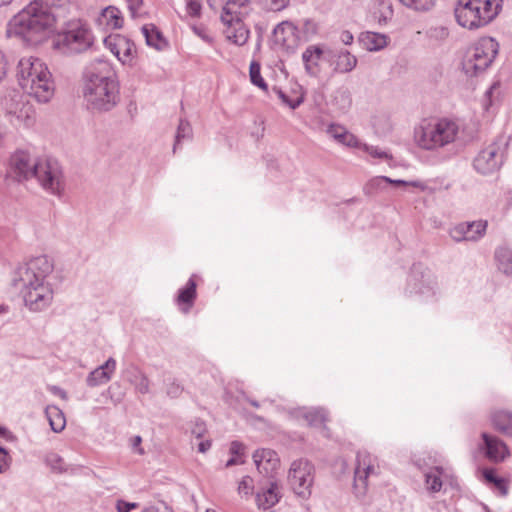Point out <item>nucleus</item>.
I'll return each mask as SVG.
<instances>
[{
    "label": "nucleus",
    "mask_w": 512,
    "mask_h": 512,
    "mask_svg": "<svg viewBox=\"0 0 512 512\" xmlns=\"http://www.w3.org/2000/svg\"><path fill=\"white\" fill-rule=\"evenodd\" d=\"M106 45L110 51L121 61L123 64L130 63L133 59L136 48L133 42L129 39L118 36L114 39H105Z\"/></svg>",
    "instance_id": "18"
},
{
    "label": "nucleus",
    "mask_w": 512,
    "mask_h": 512,
    "mask_svg": "<svg viewBox=\"0 0 512 512\" xmlns=\"http://www.w3.org/2000/svg\"><path fill=\"white\" fill-rule=\"evenodd\" d=\"M392 15V5L385 1H381L377 9L373 12V18L381 25L386 24L387 21L392 18Z\"/></svg>",
    "instance_id": "36"
},
{
    "label": "nucleus",
    "mask_w": 512,
    "mask_h": 512,
    "mask_svg": "<svg viewBox=\"0 0 512 512\" xmlns=\"http://www.w3.org/2000/svg\"><path fill=\"white\" fill-rule=\"evenodd\" d=\"M128 5L131 17L136 18L138 16V10L143 5V0H125Z\"/></svg>",
    "instance_id": "52"
},
{
    "label": "nucleus",
    "mask_w": 512,
    "mask_h": 512,
    "mask_svg": "<svg viewBox=\"0 0 512 512\" xmlns=\"http://www.w3.org/2000/svg\"><path fill=\"white\" fill-rule=\"evenodd\" d=\"M253 490V479L250 476H244L239 483L238 492L249 495Z\"/></svg>",
    "instance_id": "46"
},
{
    "label": "nucleus",
    "mask_w": 512,
    "mask_h": 512,
    "mask_svg": "<svg viewBox=\"0 0 512 512\" xmlns=\"http://www.w3.org/2000/svg\"><path fill=\"white\" fill-rule=\"evenodd\" d=\"M249 0H228L221 15L242 17L248 13Z\"/></svg>",
    "instance_id": "31"
},
{
    "label": "nucleus",
    "mask_w": 512,
    "mask_h": 512,
    "mask_svg": "<svg viewBox=\"0 0 512 512\" xmlns=\"http://www.w3.org/2000/svg\"><path fill=\"white\" fill-rule=\"evenodd\" d=\"M365 151L369 155L374 157V158H379V159H389V158H391V156L387 152L380 150L376 146H368V145H366L365 146Z\"/></svg>",
    "instance_id": "50"
},
{
    "label": "nucleus",
    "mask_w": 512,
    "mask_h": 512,
    "mask_svg": "<svg viewBox=\"0 0 512 512\" xmlns=\"http://www.w3.org/2000/svg\"><path fill=\"white\" fill-rule=\"evenodd\" d=\"M244 450V445L239 441H232L230 445V453L232 455H241Z\"/></svg>",
    "instance_id": "58"
},
{
    "label": "nucleus",
    "mask_w": 512,
    "mask_h": 512,
    "mask_svg": "<svg viewBox=\"0 0 512 512\" xmlns=\"http://www.w3.org/2000/svg\"><path fill=\"white\" fill-rule=\"evenodd\" d=\"M187 12L191 17H199L201 14V4L198 0H187Z\"/></svg>",
    "instance_id": "49"
},
{
    "label": "nucleus",
    "mask_w": 512,
    "mask_h": 512,
    "mask_svg": "<svg viewBox=\"0 0 512 512\" xmlns=\"http://www.w3.org/2000/svg\"><path fill=\"white\" fill-rule=\"evenodd\" d=\"M65 3L66 0H33L8 22L7 35L29 45L40 44L65 18Z\"/></svg>",
    "instance_id": "1"
},
{
    "label": "nucleus",
    "mask_w": 512,
    "mask_h": 512,
    "mask_svg": "<svg viewBox=\"0 0 512 512\" xmlns=\"http://www.w3.org/2000/svg\"><path fill=\"white\" fill-rule=\"evenodd\" d=\"M253 460L259 473L271 477L280 464L278 455L270 449L256 450L253 454Z\"/></svg>",
    "instance_id": "19"
},
{
    "label": "nucleus",
    "mask_w": 512,
    "mask_h": 512,
    "mask_svg": "<svg viewBox=\"0 0 512 512\" xmlns=\"http://www.w3.org/2000/svg\"><path fill=\"white\" fill-rule=\"evenodd\" d=\"M483 445L481 449L487 459L494 463H500L509 456V450L506 444L496 436H492L486 432L481 434Z\"/></svg>",
    "instance_id": "16"
},
{
    "label": "nucleus",
    "mask_w": 512,
    "mask_h": 512,
    "mask_svg": "<svg viewBox=\"0 0 512 512\" xmlns=\"http://www.w3.org/2000/svg\"><path fill=\"white\" fill-rule=\"evenodd\" d=\"M426 483L428 485L429 490H431L432 492H438L442 487V482L440 478L436 475L427 474Z\"/></svg>",
    "instance_id": "47"
},
{
    "label": "nucleus",
    "mask_w": 512,
    "mask_h": 512,
    "mask_svg": "<svg viewBox=\"0 0 512 512\" xmlns=\"http://www.w3.org/2000/svg\"><path fill=\"white\" fill-rule=\"evenodd\" d=\"M111 376L109 372L104 371L100 366L89 373L86 383L89 387H96L109 382Z\"/></svg>",
    "instance_id": "33"
},
{
    "label": "nucleus",
    "mask_w": 512,
    "mask_h": 512,
    "mask_svg": "<svg viewBox=\"0 0 512 512\" xmlns=\"http://www.w3.org/2000/svg\"><path fill=\"white\" fill-rule=\"evenodd\" d=\"M435 282L430 271L421 264H414L408 279V289L410 293L424 294L425 290L432 291Z\"/></svg>",
    "instance_id": "14"
},
{
    "label": "nucleus",
    "mask_w": 512,
    "mask_h": 512,
    "mask_svg": "<svg viewBox=\"0 0 512 512\" xmlns=\"http://www.w3.org/2000/svg\"><path fill=\"white\" fill-rule=\"evenodd\" d=\"M403 5L416 11H428L435 5V0H399Z\"/></svg>",
    "instance_id": "41"
},
{
    "label": "nucleus",
    "mask_w": 512,
    "mask_h": 512,
    "mask_svg": "<svg viewBox=\"0 0 512 512\" xmlns=\"http://www.w3.org/2000/svg\"><path fill=\"white\" fill-rule=\"evenodd\" d=\"M10 460L11 458L7 450L0 446V473L4 472L8 468Z\"/></svg>",
    "instance_id": "51"
},
{
    "label": "nucleus",
    "mask_w": 512,
    "mask_h": 512,
    "mask_svg": "<svg viewBox=\"0 0 512 512\" xmlns=\"http://www.w3.org/2000/svg\"><path fill=\"white\" fill-rule=\"evenodd\" d=\"M6 136H7L6 126L0 121V150L5 145Z\"/></svg>",
    "instance_id": "62"
},
{
    "label": "nucleus",
    "mask_w": 512,
    "mask_h": 512,
    "mask_svg": "<svg viewBox=\"0 0 512 512\" xmlns=\"http://www.w3.org/2000/svg\"><path fill=\"white\" fill-rule=\"evenodd\" d=\"M334 101L341 110H347L352 104L351 93L347 88H340L335 92Z\"/></svg>",
    "instance_id": "39"
},
{
    "label": "nucleus",
    "mask_w": 512,
    "mask_h": 512,
    "mask_svg": "<svg viewBox=\"0 0 512 512\" xmlns=\"http://www.w3.org/2000/svg\"><path fill=\"white\" fill-rule=\"evenodd\" d=\"M197 447H198V451L200 453H205L210 449L211 441L210 440L200 441L198 443Z\"/></svg>",
    "instance_id": "63"
},
{
    "label": "nucleus",
    "mask_w": 512,
    "mask_h": 512,
    "mask_svg": "<svg viewBox=\"0 0 512 512\" xmlns=\"http://www.w3.org/2000/svg\"><path fill=\"white\" fill-rule=\"evenodd\" d=\"M498 53V43L492 38H486L477 43L467 52L462 68L467 76H476L485 71Z\"/></svg>",
    "instance_id": "9"
},
{
    "label": "nucleus",
    "mask_w": 512,
    "mask_h": 512,
    "mask_svg": "<svg viewBox=\"0 0 512 512\" xmlns=\"http://www.w3.org/2000/svg\"><path fill=\"white\" fill-rule=\"evenodd\" d=\"M192 136V128L188 121L181 119L177 128L173 151L175 152L179 144L184 139H190Z\"/></svg>",
    "instance_id": "37"
},
{
    "label": "nucleus",
    "mask_w": 512,
    "mask_h": 512,
    "mask_svg": "<svg viewBox=\"0 0 512 512\" xmlns=\"http://www.w3.org/2000/svg\"><path fill=\"white\" fill-rule=\"evenodd\" d=\"M6 75V62L4 60V57L0 54V81L4 78Z\"/></svg>",
    "instance_id": "64"
},
{
    "label": "nucleus",
    "mask_w": 512,
    "mask_h": 512,
    "mask_svg": "<svg viewBox=\"0 0 512 512\" xmlns=\"http://www.w3.org/2000/svg\"><path fill=\"white\" fill-rule=\"evenodd\" d=\"M45 461L53 472L63 473L67 471L64 460L56 453H49L46 456Z\"/></svg>",
    "instance_id": "40"
},
{
    "label": "nucleus",
    "mask_w": 512,
    "mask_h": 512,
    "mask_svg": "<svg viewBox=\"0 0 512 512\" xmlns=\"http://www.w3.org/2000/svg\"><path fill=\"white\" fill-rule=\"evenodd\" d=\"M104 371L109 372V375L111 376L112 373L116 369V361L114 358L110 357L107 359V361L100 366Z\"/></svg>",
    "instance_id": "57"
},
{
    "label": "nucleus",
    "mask_w": 512,
    "mask_h": 512,
    "mask_svg": "<svg viewBox=\"0 0 512 512\" xmlns=\"http://www.w3.org/2000/svg\"><path fill=\"white\" fill-rule=\"evenodd\" d=\"M183 391V387L177 383L175 379H167L166 381V394L170 398H178Z\"/></svg>",
    "instance_id": "43"
},
{
    "label": "nucleus",
    "mask_w": 512,
    "mask_h": 512,
    "mask_svg": "<svg viewBox=\"0 0 512 512\" xmlns=\"http://www.w3.org/2000/svg\"><path fill=\"white\" fill-rule=\"evenodd\" d=\"M53 268L52 261L41 255L19 265L14 271L12 285L20 291L25 306L31 311H41L52 302L53 290L45 279Z\"/></svg>",
    "instance_id": "2"
},
{
    "label": "nucleus",
    "mask_w": 512,
    "mask_h": 512,
    "mask_svg": "<svg viewBox=\"0 0 512 512\" xmlns=\"http://www.w3.org/2000/svg\"><path fill=\"white\" fill-rule=\"evenodd\" d=\"M327 133L340 143L347 146H353L356 143V138L343 126L332 124L328 127Z\"/></svg>",
    "instance_id": "32"
},
{
    "label": "nucleus",
    "mask_w": 512,
    "mask_h": 512,
    "mask_svg": "<svg viewBox=\"0 0 512 512\" xmlns=\"http://www.w3.org/2000/svg\"><path fill=\"white\" fill-rule=\"evenodd\" d=\"M486 227V221L463 222L452 227L449 235L456 242H476L484 236Z\"/></svg>",
    "instance_id": "12"
},
{
    "label": "nucleus",
    "mask_w": 512,
    "mask_h": 512,
    "mask_svg": "<svg viewBox=\"0 0 512 512\" xmlns=\"http://www.w3.org/2000/svg\"><path fill=\"white\" fill-rule=\"evenodd\" d=\"M7 177L16 182L36 178L45 190L57 196H61L64 191V179L59 163L53 159L40 161L23 149H18L11 155Z\"/></svg>",
    "instance_id": "4"
},
{
    "label": "nucleus",
    "mask_w": 512,
    "mask_h": 512,
    "mask_svg": "<svg viewBox=\"0 0 512 512\" xmlns=\"http://www.w3.org/2000/svg\"><path fill=\"white\" fill-rule=\"evenodd\" d=\"M323 55L326 56V50L316 45L307 47L303 52L302 60L305 64V70L309 75L316 76L318 74V61Z\"/></svg>",
    "instance_id": "23"
},
{
    "label": "nucleus",
    "mask_w": 512,
    "mask_h": 512,
    "mask_svg": "<svg viewBox=\"0 0 512 512\" xmlns=\"http://www.w3.org/2000/svg\"><path fill=\"white\" fill-rule=\"evenodd\" d=\"M280 495L276 482H269L267 488H263L261 492L256 494V503L258 508L267 510L279 502Z\"/></svg>",
    "instance_id": "22"
},
{
    "label": "nucleus",
    "mask_w": 512,
    "mask_h": 512,
    "mask_svg": "<svg viewBox=\"0 0 512 512\" xmlns=\"http://www.w3.org/2000/svg\"><path fill=\"white\" fill-rule=\"evenodd\" d=\"M501 0H458L455 18L458 24L470 30L490 23L501 9Z\"/></svg>",
    "instance_id": "6"
},
{
    "label": "nucleus",
    "mask_w": 512,
    "mask_h": 512,
    "mask_svg": "<svg viewBox=\"0 0 512 512\" xmlns=\"http://www.w3.org/2000/svg\"><path fill=\"white\" fill-rule=\"evenodd\" d=\"M102 16L107 20V24L114 29L122 27L123 18L118 8L109 6L103 10Z\"/></svg>",
    "instance_id": "34"
},
{
    "label": "nucleus",
    "mask_w": 512,
    "mask_h": 512,
    "mask_svg": "<svg viewBox=\"0 0 512 512\" xmlns=\"http://www.w3.org/2000/svg\"><path fill=\"white\" fill-rule=\"evenodd\" d=\"M340 39L343 44L349 45L353 42V35L349 31H343Z\"/></svg>",
    "instance_id": "61"
},
{
    "label": "nucleus",
    "mask_w": 512,
    "mask_h": 512,
    "mask_svg": "<svg viewBox=\"0 0 512 512\" xmlns=\"http://www.w3.org/2000/svg\"><path fill=\"white\" fill-rule=\"evenodd\" d=\"M491 420L496 430L504 435L512 436V413L496 411L492 414Z\"/></svg>",
    "instance_id": "27"
},
{
    "label": "nucleus",
    "mask_w": 512,
    "mask_h": 512,
    "mask_svg": "<svg viewBox=\"0 0 512 512\" xmlns=\"http://www.w3.org/2000/svg\"><path fill=\"white\" fill-rule=\"evenodd\" d=\"M387 183V176H376L370 179L364 186L363 190L366 195H373L379 190H383Z\"/></svg>",
    "instance_id": "38"
},
{
    "label": "nucleus",
    "mask_w": 512,
    "mask_h": 512,
    "mask_svg": "<svg viewBox=\"0 0 512 512\" xmlns=\"http://www.w3.org/2000/svg\"><path fill=\"white\" fill-rule=\"evenodd\" d=\"M249 77L253 85L257 86L263 91L268 90L267 83L261 76V66L257 61H252L249 68Z\"/></svg>",
    "instance_id": "35"
},
{
    "label": "nucleus",
    "mask_w": 512,
    "mask_h": 512,
    "mask_svg": "<svg viewBox=\"0 0 512 512\" xmlns=\"http://www.w3.org/2000/svg\"><path fill=\"white\" fill-rule=\"evenodd\" d=\"M221 21L226 26L224 34L227 40L242 46L249 38V29L239 16L221 15Z\"/></svg>",
    "instance_id": "13"
},
{
    "label": "nucleus",
    "mask_w": 512,
    "mask_h": 512,
    "mask_svg": "<svg viewBox=\"0 0 512 512\" xmlns=\"http://www.w3.org/2000/svg\"><path fill=\"white\" fill-rule=\"evenodd\" d=\"M141 443H142V438L141 436L137 435V436H134L132 439H131V448L137 452L139 455H143L144 454V450L143 448L141 447Z\"/></svg>",
    "instance_id": "55"
},
{
    "label": "nucleus",
    "mask_w": 512,
    "mask_h": 512,
    "mask_svg": "<svg viewBox=\"0 0 512 512\" xmlns=\"http://www.w3.org/2000/svg\"><path fill=\"white\" fill-rule=\"evenodd\" d=\"M82 92L92 113L110 112L120 103V85L107 61L96 59L85 68Z\"/></svg>",
    "instance_id": "3"
},
{
    "label": "nucleus",
    "mask_w": 512,
    "mask_h": 512,
    "mask_svg": "<svg viewBox=\"0 0 512 512\" xmlns=\"http://www.w3.org/2000/svg\"><path fill=\"white\" fill-rule=\"evenodd\" d=\"M492 484L500 491L502 496H506L508 494L506 481L502 477H498Z\"/></svg>",
    "instance_id": "56"
},
{
    "label": "nucleus",
    "mask_w": 512,
    "mask_h": 512,
    "mask_svg": "<svg viewBox=\"0 0 512 512\" xmlns=\"http://www.w3.org/2000/svg\"><path fill=\"white\" fill-rule=\"evenodd\" d=\"M458 132L456 122L443 118L437 122L421 124L415 129L414 137L422 149L435 150L454 142Z\"/></svg>",
    "instance_id": "7"
},
{
    "label": "nucleus",
    "mask_w": 512,
    "mask_h": 512,
    "mask_svg": "<svg viewBox=\"0 0 512 512\" xmlns=\"http://www.w3.org/2000/svg\"><path fill=\"white\" fill-rule=\"evenodd\" d=\"M196 287V281L191 277L187 284L178 291L176 302L183 313H188L193 306L197 295Z\"/></svg>",
    "instance_id": "20"
},
{
    "label": "nucleus",
    "mask_w": 512,
    "mask_h": 512,
    "mask_svg": "<svg viewBox=\"0 0 512 512\" xmlns=\"http://www.w3.org/2000/svg\"><path fill=\"white\" fill-rule=\"evenodd\" d=\"M94 37L91 30L80 20L70 21L58 34L56 47L65 54H80L93 47Z\"/></svg>",
    "instance_id": "8"
},
{
    "label": "nucleus",
    "mask_w": 512,
    "mask_h": 512,
    "mask_svg": "<svg viewBox=\"0 0 512 512\" xmlns=\"http://www.w3.org/2000/svg\"><path fill=\"white\" fill-rule=\"evenodd\" d=\"M124 374L126 380L134 386L137 392L141 394L149 393L150 381L138 367L130 366L125 370Z\"/></svg>",
    "instance_id": "24"
},
{
    "label": "nucleus",
    "mask_w": 512,
    "mask_h": 512,
    "mask_svg": "<svg viewBox=\"0 0 512 512\" xmlns=\"http://www.w3.org/2000/svg\"><path fill=\"white\" fill-rule=\"evenodd\" d=\"M388 37L376 32H364L360 35V42L369 51H378L387 45Z\"/></svg>",
    "instance_id": "26"
},
{
    "label": "nucleus",
    "mask_w": 512,
    "mask_h": 512,
    "mask_svg": "<svg viewBox=\"0 0 512 512\" xmlns=\"http://www.w3.org/2000/svg\"><path fill=\"white\" fill-rule=\"evenodd\" d=\"M273 41L286 50H294L298 45L296 27L293 23L284 21L273 30Z\"/></svg>",
    "instance_id": "17"
},
{
    "label": "nucleus",
    "mask_w": 512,
    "mask_h": 512,
    "mask_svg": "<svg viewBox=\"0 0 512 512\" xmlns=\"http://www.w3.org/2000/svg\"><path fill=\"white\" fill-rule=\"evenodd\" d=\"M142 33L148 46L153 47L158 51H162L168 46L167 41L155 25H144L142 27Z\"/></svg>",
    "instance_id": "25"
},
{
    "label": "nucleus",
    "mask_w": 512,
    "mask_h": 512,
    "mask_svg": "<svg viewBox=\"0 0 512 512\" xmlns=\"http://www.w3.org/2000/svg\"><path fill=\"white\" fill-rule=\"evenodd\" d=\"M45 415L54 432H61L65 428L66 420L64 413L57 406L48 405L45 409Z\"/></svg>",
    "instance_id": "28"
},
{
    "label": "nucleus",
    "mask_w": 512,
    "mask_h": 512,
    "mask_svg": "<svg viewBox=\"0 0 512 512\" xmlns=\"http://www.w3.org/2000/svg\"><path fill=\"white\" fill-rule=\"evenodd\" d=\"M206 431V424L201 419H196L194 422H192L191 434L194 435L197 439L202 438Z\"/></svg>",
    "instance_id": "44"
},
{
    "label": "nucleus",
    "mask_w": 512,
    "mask_h": 512,
    "mask_svg": "<svg viewBox=\"0 0 512 512\" xmlns=\"http://www.w3.org/2000/svg\"><path fill=\"white\" fill-rule=\"evenodd\" d=\"M326 59L336 73H349L357 65V58L346 49H327Z\"/></svg>",
    "instance_id": "15"
},
{
    "label": "nucleus",
    "mask_w": 512,
    "mask_h": 512,
    "mask_svg": "<svg viewBox=\"0 0 512 512\" xmlns=\"http://www.w3.org/2000/svg\"><path fill=\"white\" fill-rule=\"evenodd\" d=\"M290 414L297 419H303L309 426H320L326 421V412L322 408H297L291 410Z\"/></svg>",
    "instance_id": "21"
},
{
    "label": "nucleus",
    "mask_w": 512,
    "mask_h": 512,
    "mask_svg": "<svg viewBox=\"0 0 512 512\" xmlns=\"http://www.w3.org/2000/svg\"><path fill=\"white\" fill-rule=\"evenodd\" d=\"M373 469L374 468L371 465H367V466L361 468V465L359 463L355 469V479L363 481V483H364L365 480L367 479L368 475L373 471Z\"/></svg>",
    "instance_id": "48"
},
{
    "label": "nucleus",
    "mask_w": 512,
    "mask_h": 512,
    "mask_svg": "<svg viewBox=\"0 0 512 512\" xmlns=\"http://www.w3.org/2000/svg\"><path fill=\"white\" fill-rule=\"evenodd\" d=\"M495 260L498 269L506 274L512 275V250L507 247H500L495 251Z\"/></svg>",
    "instance_id": "30"
},
{
    "label": "nucleus",
    "mask_w": 512,
    "mask_h": 512,
    "mask_svg": "<svg viewBox=\"0 0 512 512\" xmlns=\"http://www.w3.org/2000/svg\"><path fill=\"white\" fill-rule=\"evenodd\" d=\"M482 476H483L484 480L487 483H490V484L495 482L497 480V478H498V476L495 473V470L492 469V468H485V469H483Z\"/></svg>",
    "instance_id": "54"
},
{
    "label": "nucleus",
    "mask_w": 512,
    "mask_h": 512,
    "mask_svg": "<svg viewBox=\"0 0 512 512\" xmlns=\"http://www.w3.org/2000/svg\"><path fill=\"white\" fill-rule=\"evenodd\" d=\"M289 3V0H271L270 9L273 11H280L284 9Z\"/></svg>",
    "instance_id": "59"
},
{
    "label": "nucleus",
    "mask_w": 512,
    "mask_h": 512,
    "mask_svg": "<svg viewBox=\"0 0 512 512\" xmlns=\"http://www.w3.org/2000/svg\"><path fill=\"white\" fill-rule=\"evenodd\" d=\"M506 146L507 143L502 137L485 145L473 160L474 169L482 175L497 172L503 164Z\"/></svg>",
    "instance_id": "10"
},
{
    "label": "nucleus",
    "mask_w": 512,
    "mask_h": 512,
    "mask_svg": "<svg viewBox=\"0 0 512 512\" xmlns=\"http://www.w3.org/2000/svg\"><path fill=\"white\" fill-rule=\"evenodd\" d=\"M273 90L282 100V102L289 106L291 109H296L304 102L303 94H300L296 99H290L281 89L274 87Z\"/></svg>",
    "instance_id": "42"
},
{
    "label": "nucleus",
    "mask_w": 512,
    "mask_h": 512,
    "mask_svg": "<svg viewBox=\"0 0 512 512\" xmlns=\"http://www.w3.org/2000/svg\"><path fill=\"white\" fill-rule=\"evenodd\" d=\"M48 390L56 395V396H59L60 398H62L63 400H67L68 396H67V393L65 390H63L62 388H60L59 386H56V385H51L48 387Z\"/></svg>",
    "instance_id": "60"
},
{
    "label": "nucleus",
    "mask_w": 512,
    "mask_h": 512,
    "mask_svg": "<svg viewBox=\"0 0 512 512\" xmlns=\"http://www.w3.org/2000/svg\"><path fill=\"white\" fill-rule=\"evenodd\" d=\"M387 183L391 184V185H395V186H401V187H408V186L417 187V188H420L421 190H424V188H425L424 184L419 181H405V180H400V179H391L389 177H387Z\"/></svg>",
    "instance_id": "45"
},
{
    "label": "nucleus",
    "mask_w": 512,
    "mask_h": 512,
    "mask_svg": "<svg viewBox=\"0 0 512 512\" xmlns=\"http://www.w3.org/2000/svg\"><path fill=\"white\" fill-rule=\"evenodd\" d=\"M18 83L25 93L40 103H47L54 94L51 73L39 58H22L17 66Z\"/></svg>",
    "instance_id": "5"
},
{
    "label": "nucleus",
    "mask_w": 512,
    "mask_h": 512,
    "mask_svg": "<svg viewBox=\"0 0 512 512\" xmlns=\"http://www.w3.org/2000/svg\"><path fill=\"white\" fill-rule=\"evenodd\" d=\"M449 35V29L444 25L430 26L425 31L426 39L429 44L433 46L442 45L448 39Z\"/></svg>",
    "instance_id": "29"
},
{
    "label": "nucleus",
    "mask_w": 512,
    "mask_h": 512,
    "mask_svg": "<svg viewBox=\"0 0 512 512\" xmlns=\"http://www.w3.org/2000/svg\"><path fill=\"white\" fill-rule=\"evenodd\" d=\"M313 466L304 459L295 460L290 467L288 481L298 496L307 498L311 494Z\"/></svg>",
    "instance_id": "11"
},
{
    "label": "nucleus",
    "mask_w": 512,
    "mask_h": 512,
    "mask_svg": "<svg viewBox=\"0 0 512 512\" xmlns=\"http://www.w3.org/2000/svg\"><path fill=\"white\" fill-rule=\"evenodd\" d=\"M137 507V503L126 502L124 500H118L116 505L118 512H130L132 509H135Z\"/></svg>",
    "instance_id": "53"
}]
</instances>
